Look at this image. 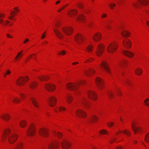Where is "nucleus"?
<instances>
[{
    "mask_svg": "<svg viewBox=\"0 0 149 149\" xmlns=\"http://www.w3.org/2000/svg\"><path fill=\"white\" fill-rule=\"evenodd\" d=\"M56 99L54 96L50 97L48 99V102L49 105L52 107L55 106L56 103Z\"/></svg>",
    "mask_w": 149,
    "mask_h": 149,
    "instance_id": "obj_8",
    "label": "nucleus"
},
{
    "mask_svg": "<svg viewBox=\"0 0 149 149\" xmlns=\"http://www.w3.org/2000/svg\"><path fill=\"white\" fill-rule=\"evenodd\" d=\"M124 83L127 86H131V82L127 79H126L124 80Z\"/></svg>",
    "mask_w": 149,
    "mask_h": 149,
    "instance_id": "obj_41",
    "label": "nucleus"
},
{
    "mask_svg": "<svg viewBox=\"0 0 149 149\" xmlns=\"http://www.w3.org/2000/svg\"><path fill=\"white\" fill-rule=\"evenodd\" d=\"M107 95L109 97V98L110 99L113 98L114 96L113 94L111 91L107 93Z\"/></svg>",
    "mask_w": 149,
    "mask_h": 149,
    "instance_id": "obj_37",
    "label": "nucleus"
},
{
    "mask_svg": "<svg viewBox=\"0 0 149 149\" xmlns=\"http://www.w3.org/2000/svg\"><path fill=\"white\" fill-rule=\"evenodd\" d=\"M23 146L22 143V142H19L16 146L14 149H21Z\"/></svg>",
    "mask_w": 149,
    "mask_h": 149,
    "instance_id": "obj_34",
    "label": "nucleus"
},
{
    "mask_svg": "<svg viewBox=\"0 0 149 149\" xmlns=\"http://www.w3.org/2000/svg\"><path fill=\"white\" fill-rule=\"evenodd\" d=\"M77 10L73 9L68 12V14L70 17H72L73 15H75L77 13Z\"/></svg>",
    "mask_w": 149,
    "mask_h": 149,
    "instance_id": "obj_31",
    "label": "nucleus"
},
{
    "mask_svg": "<svg viewBox=\"0 0 149 149\" xmlns=\"http://www.w3.org/2000/svg\"><path fill=\"white\" fill-rule=\"evenodd\" d=\"M30 99L35 107L36 108L39 107V102L34 97H32L30 98Z\"/></svg>",
    "mask_w": 149,
    "mask_h": 149,
    "instance_id": "obj_23",
    "label": "nucleus"
},
{
    "mask_svg": "<svg viewBox=\"0 0 149 149\" xmlns=\"http://www.w3.org/2000/svg\"><path fill=\"white\" fill-rule=\"evenodd\" d=\"M62 30L65 34L67 35H70L72 33V29L69 27H63L62 28Z\"/></svg>",
    "mask_w": 149,
    "mask_h": 149,
    "instance_id": "obj_7",
    "label": "nucleus"
},
{
    "mask_svg": "<svg viewBox=\"0 0 149 149\" xmlns=\"http://www.w3.org/2000/svg\"><path fill=\"white\" fill-rule=\"evenodd\" d=\"M58 143L56 142L51 143L48 145L49 149H56L58 148Z\"/></svg>",
    "mask_w": 149,
    "mask_h": 149,
    "instance_id": "obj_15",
    "label": "nucleus"
},
{
    "mask_svg": "<svg viewBox=\"0 0 149 149\" xmlns=\"http://www.w3.org/2000/svg\"><path fill=\"white\" fill-rule=\"evenodd\" d=\"M29 79V77L27 76L25 77L21 76L17 79L16 82V83L18 86H22L24 84V82H26Z\"/></svg>",
    "mask_w": 149,
    "mask_h": 149,
    "instance_id": "obj_3",
    "label": "nucleus"
},
{
    "mask_svg": "<svg viewBox=\"0 0 149 149\" xmlns=\"http://www.w3.org/2000/svg\"><path fill=\"white\" fill-rule=\"evenodd\" d=\"M116 94L118 96H121V92L119 90H116Z\"/></svg>",
    "mask_w": 149,
    "mask_h": 149,
    "instance_id": "obj_48",
    "label": "nucleus"
},
{
    "mask_svg": "<svg viewBox=\"0 0 149 149\" xmlns=\"http://www.w3.org/2000/svg\"><path fill=\"white\" fill-rule=\"evenodd\" d=\"M95 82L98 88L100 89H101L104 85L102 80L100 78L97 77L95 79Z\"/></svg>",
    "mask_w": 149,
    "mask_h": 149,
    "instance_id": "obj_9",
    "label": "nucleus"
},
{
    "mask_svg": "<svg viewBox=\"0 0 149 149\" xmlns=\"http://www.w3.org/2000/svg\"><path fill=\"white\" fill-rule=\"evenodd\" d=\"M132 128L135 134H136V132L140 133V132L142 131V128L140 126H138L135 127V125L134 124H132L131 125Z\"/></svg>",
    "mask_w": 149,
    "mask_h": 149,
    "instance_id": "obj_14",
    "label": "nucleus"
},
{
    "mask_svg": "<svg viewBox=\"0 0 149 149\" xmlns=\"http://www.w3.org/2000/svg\"><path fill=\"white\" fill-rule=\"evenodd\" d=\"M139 3L142 5H146L148 3L147 0H138Z\"/></svg>",
    "mask_w": 149,
    "mask_h": 149,
    "instance_id": "obj_35",
    "label": "nucleus"
},
{
    "mask_svg": "<svg viewBox=\"0 0 149 149\" xmlns=\"http://www.w3.org/2000/svg\"><path fill=\"white\" fill-rule=\"evenodd\" d=\"M123 45L124 47L127 49L130 48L131 46V43L130 41L128 39H127L123 40Z\"/></svg>",
    "mask_w": 149,
    "mask_h": 149,
    "instance_id": "obj_11",
    "label": "nucleus"
},
{
    "mask_svg": "<svg viewBox=\"0 0 149 149\" xmlns=\"http://www.w3.org/2000/svg\"><path fill=\"white\" fill-rule=\"evenodd\" d=\"M39 134L43 137H46L48 135V131L46 129L41 128L39 131Z\"/></svg>",
    "mask_w": 149,
    "mask_h": 149,
    "instance_id": "obj_13",
    "label": "nucleus"
},
{
    "mask_svg": "<svg viewBox=\"0 0 149 149\" xmlns=\"http://www.w3.org/2000/svg\"><path fill=\"white\" fill-rule=\"evenodd\" d=\"M85 74L88 77L90 76L95 72V71L92 68H89L87 70L84 71Z\"/></svg>",
    "mask_w": 149,
    "mask_h": 149,
    "instance_id": "obj_19",
    "label": "nucleus"
},
{
    "mask_svg": "<svg viewBox=\"0 0 149 149\" xmlns=\"http://www.w3.org/2000/svg\"><path fill=\"white\" fill-rule=\"evenodd\" d=\"M45 88L48 91H53L55 89V86L52 84H47L45 85Z\"/></svg>",
    "mask_w": 149,
    "mask_h": 149,
    "instance_id": "obj_18",
    "label": "nucleus"
},
{
    "mask_svg": "<svg viewBox=\"0 0 149 149\" xmlns=\"http://www.w3.org/2000/svg\"><path fill=\"white\" fill-rule=\"evenodd\" d=\"M66 109L62 107H60L59 108V110L60 111H65Z\"/></svg>",
    "mask_w": 149,
    "mask_h": 149,
    "instance_id": "obj_52",
    "label": "nucleus"
},
{
    "mask_svg": "<svg viewBox=\"0 0 149 149\" xmlns=\"http://www.w3.org/2000/svg\"><path fill=\"white\" fill-rule=\"evenodd\" d=\"M66 87L68 89L70 90L74 91L77 88V86L74 84L72 83H69L66 86Z\"/></svg>",
    "mask_w": 149,
    "mask_h": 149,
    "instance_id": "obj_16",
    "label": "nucleus"
},
{
    "mask_svg": "<svg viewBox=\"0 0 149 149\" xmlns=\"http://www.w3.org/2000/svg\"><path fill=\"white\" fill-rule=\"evenodd\" d=\"M93 47L91 45H90L88 46L86 48V50L88 52L90 53L92 51Z\"/></svg>",
    "mask_w": 149,
    "mask_h": 149,
    "instance_id": "obj_36",
    "label": "nucleus"
},
{
    "mask_svg": "<svg viewBox=\"0 0 149 149\" xmlns=\"http://www.w3.org/2000/svg\"><path fill=\"white\" fill-rule=\"evenodd\" d=\"M123 132L128 136H130L131 135L130 132L128 130H125L124 131H123Z\"/></svg>",
    "mask_w": 149,
    "mask_h": 149,
    "instance_id": "obj_43",
    "label": "nucleus"
},
{
    "mask_svg": "<svg viewBox=\"0 0 149 149\" xmlns=\"http://www.w3.org/2000/svg\"><path fill=\"white\" fill-rule=\"evenodd\" d=\"M13 101L14 103H17L19 102V100L17 97H15L13 99Z\"/></svg>",
    "mask_w": 149,
    "mask_h": 149,
    "instance_id": "obj_47",
    "label": "nucleus"
},
{
    "mask_svg": "<svg viewBox=\"0 0 149 149\" xmlns=\"http://www.w3.org/2000/svg\"><path fill=\"white\" fill-rule=\"evenodd\" d=\"M5 15L2 13H0V18L1 19V18H3L5 16Z\"/></svg>",
    "mask_w": 149,
    "mask_h": 149,
    "instance_id": "obj_61",
    "label": "nucleus"
},
{
    "mask_svg": "<svg viewBox=\"0 0 149 149\" xmlns=\"http://www.w3.org/2000/svg\"><path fill=\"white\" fill-rule=\"evenodd\" d=\"M101 35L99 33H95L93 37V40L95 41L99 40L101 38Z\"/></svg>",
    "mask_w": 149,
    "mask_h": 149,
    "instance_id": "obj_25",
    "label": "nucleus"
},
{
    "mask_svg": "<svg viewBox=\"0 0 149 149\" xmlns=\"http://www.w3.org/2000/svg\"><path fill=\"white\" fill-rule=\"evenodd\" d=\"M36 130L33 125H31L29 127L27 132V134L28 136H32L35 133Z\"/></svg>",
    "mask_w": 149,
    "mask_h": 149,
    "instance_id": "obj_5",
    "label": "nucleus"
},
{
    "mask_svg": "<svg viewBox=\"0 0 149 149\" xmlns=\"http://www.w3.org/2000/svg\"><path fill=\"white\" fill-rule=\"evenodd\" d=\"M113 122H111L109 123H108L107 125L109 127H110L112 126L113 125Z\"/></svg>",
    "mask_w": 149,
    "mask_h": 149,
    "instance_id": "obj_54",
    "label": "nucleus"
},
{
    "mask_svg": "<svg viewBox=\"0 0 149 149\" xmlns=\"http://www.w3.org/2000/svg\"><path fill=\"white\" fill-rule=\"evenodd\" d=\"M75 113L76 115L80 118H85L87 116L86 113L81 109H78L76 110Z\"/></svg>",
    "mask_w": 149,
    "mask_h": 149,
    "instance_id": "obj_4",
    "label": "nucleus"
},
{
    "mask_svg": "<svg viewBox=\"0 0 149 149\" xmlns=\"http://www.w3.org/2000/svg\"><path fill=\"white\" fill-rule=\"evenodd\" d=\"M4 22V20L0 18V24H3Z\"/></svg>",
    "mask_w": 149,
    "mask_h": 149,
    "instance_id": "obj_64",
    "label": "nucleus"
},
{
    "mask_svg": "<svg viewBox=\"0 0 149 149\" xmlns=\"http://www.w3.org/2000/svg\"><path fill=\"white\" fill-rule=\"evenodd\" d=\"M98 120L97 118L95 115H92L91 117L89 119L88 122L91 123L93 122H95Z\"/></svg>",
    "mask_w": 149,
    "mask_h": 149,
    "instance_id": "obj_28",
    "label": "nucleus"
},
{
    "mask_svg": "<svg viewBox=\"0 0 149 149\" xmlns=\"http://www.w3.org/2000/svg\"><path fill=\"white\" fill-rule=\"evenodd\" d=\"M123 53L124 55L129 58H132L134 56V54L130 51L124 50L123 52Z\"/></svg>",
    "mask_w": 149,
    "mask_h": 149,
    "instance_id": "obj_22",
    "label": "nucleus"
},
{
    "mask_svg": "<svg viewBox=\"0 0 149 149\" xmlns=\"http://www.w3.org/2000/svg\"><path fill=\"white\" fill-rule=\"evenodd\" d=\"M133 6L135 7H136L138 6V4L136 3H133Z\"/></svg>",
    "mask_w": 149,
    "mask_h": 149,
    "instance_id": "obj_58",
    "label": "nucleus"
},
{
    "mask_svg": "<svg viewBox=\"0 0 149 149\" xmlns=\"http://www.w3.org/2000/svg\"><path fill=\"white\" fill-rule=\"evenodd\" d=\"M52 134L55 136H57L58 138L61 139L63 136V134L60 132H57L54 130L52 131Z\"/></svg>",
    "mask_w": 149,
    "mask_h": 149,
    "instance_id": "obj_27",
    "label": "nucleus"
},
{
    "mask_svg": "<svg viewBox=\"0 0 149 149\" xmlns=\"http://www.w3.org/2000/svg\"><path fill=\"white\" fill-rule=\"evenodd\" d=\"M127 62L126 61L124 60L120 63V65L121 66L123 65H125L127 63Z\"/></svg>",
    "mask_w": 149,
    "mask_h": 149,
    "instance_id": "obj_51",
    "label": "nucleus"
},
{
    "mask_svg": "<svg viewBox=\"0 0 149 149\" xmlns=\"http://www.w3.org/2000/svg\"><path fill=\"white\" fill-rule=\"evenodd\" d=\"M121 34L124 37H127L130 36V33L127 31H125L121 32Z\"/></svg>",
    "mask_w": 149,
    "mask_h": 149,
    "instance_id": "obj_33",
    "label": "nucleus"
},
{
    "mask_svg": "<svg viewBox=\"0 0 149 149\" xmlns=\"http://www.w3.org/2000/svg\"><path fill=\"white\" fill-rule=\"evenodd\" d=\"M38 78L41 80H46L48 78L47 77H39Z\"/></svg>",
    "mask_w": 149,
    "mask_h": 149,
    "instance_id": "obj_44",
    "label": "nucleus"
},
{
    "mask_svg": "<svg viewBox=\"0 0 149 149\" xmlns=\"http://www.w3.org/2000/svg\"><path fill=\"white\" fill-rule=\"evenodd\" d=\"M65 99L67 103L68 104H70L72 101L73 97L70 94H67L65 96Z\"/></svg>",
    "mask_w": 149,
    "mask_h": 149,
    "instance_id": "obj_24",
    "label": "nucleus"
},
{
    "mask_svg": "<svg viewBox=\"0 0 149 149\" xmlns=\"http://www.w3.org/2000/svg\"><path fill=\"white\" fill-rule=\"evenodd\" d=\"M116 139H112L110 141V143H112L115 141Z\"/></svg>",
    "mask_w": 149,
    "mask_h": 149,
    "instance_id": "obj_55",
    "label": "nucleus"
},
{
    "mask_svg": "<svg viewBox=\"0 0 149 149\" xmlns=\"http://www.w3.org/2000/svg\"><path fill=\"white\" fill-rule=\"evenodd\" d=\"M20 126L21 127H24L26 125V123L24 120H22L20 122Z\"/></svg>",
    "mask_w": 149,
    "mask_h": 149,
    "instance_id": "obj_40",
    "label": "nucleus"
},
{
    "mask_svg": "<svg viewBox=\"0 0 149 149\" xmlns=\"http://www.w3.org/2000/svg\"><path fill=\"white\" fill-rule=\"evenodd\" d=\"M88 96L91 99L95 100L97 99V96L96 93L91 91H89L88 93Z\"/></svg>",
    "mask_w": 149,
    "mask_h": 149,
    "instance_id": "obj_12",
    "label": "nucleus"
},
{
    "mask_svg": "<svg viewBox=\"0 0 149 149\" xmlns=\"http://www.w3.org/2000/svg\"><path fill=\"white\" fill-rule=\"evenodd\" d=\"M118 47L116 42L111 43L107 47V50L109 53H113L117 50Z\"/></svg>",
    "mask_w": 149,
    "mask_h": 149,
    "instance_id": "obj_2",
    "label": "nucleus"
},
{
    "mask_svg": "<svg viewBox=\"0 0 149 149\" xmlns=\"http://www.w3.org/2000/svg\"><path fill=\"white\" fill-rule=\"evenodd\" d=\"M144 102L146 105L149 106V98H147L144 101Z\"/></svg>",
    "mask_w": 149,
    "mask_h": 149,
    "instance_id": "obj_46",
    "label": "nucleus"
},
{
    "mask_svg": "<svg viewBox=\"0 0 149 149\" xmlns=\"http://www.w3.org/2000/svg\"><path fill=\"white\" fill-rule=\"evenodd\" d=\"M100 133L101 134H108L107 133V131L105 130H101L100 131Z\"/></svg>",
    "mask_w": 149,
    "mask_h": 149,
    "instance_id": "obj_45",
    "label": "nucleus"
},
{
    "mask_svg": "<svg viewBox=\"0 0 149 149\" xmlns=\"http://www.w3.org/2000/svg\"><path fill=\"white\" fill-rule=\"evenodd\" d=\"M135 72L137 75H140L142 73V70L140 68H137L135 70Z\"/></svg>",
    "mask_w": 149,
    "mask_h": 149,
    "instance_id": "obj_32",
    "label": "nucleus"
},
{
    "mask_svg": "<svg viewBox=\"0 0 149 149\" xmlns=\"http://www.w3.org/2000/svg\"><path fill=\"white\" fill-rule=\"evenodd\" d=\"M84 81H81L79 82V84H77V85L78 86L79 84H84Z\"/></svg>",
    "mask_w": 149,
    "mask_h": 149,
    "instance_id": "obj_57",
    "label": "nucleus"
},
{
    "mask_svg": "<svg viewBox=\"0 0 149 149\" xmlns=\"http://www.w3.org/2000/svg\"><path fill=\"white\" fill-rule=\"evenodd\" d=\"M101 65L104 68L106 72L108 73H110V70L108 67V64L107 63L104 61H103Z\"/></svg>",
    "mask_w": 149,
    "mask_h": 149,
    "instance_id": "obj_20",
    "label": "nucleus"
},
{
    "mask_svg": "<svg viewBox=\"0 0 149 149\" xmlns=\"http://www.w3.org/2000/svg\"><path fill=\"white\" fill-rule=\"evenodd\" d=\"M1 117L2 119L6 121L8 120L10 118V115L7 114L2 115Z\"/></svg>",
    "mask_w": 149,
    "mask_h": 149,
    "instance_id": "obj_30",
    "label": "nucleus"
},
{
    "mask_svg": "<svg viewBox=\"0 0 149 149\" xmlns=\"http://www.w3.org/2000/svg\"><path fill=\"white\" fill-rule=\"evenodd\" d=\"M18 135L10 132L9 129L5 130L2 136V139L3 141L8 139L9 143L13 144L17 140Z\"/></svg>",
    "mask_w": 149,
    "mask_h": 149,
    "instance_id": "obj_1",
    "label": "nucleus"
},
{
    "mask_svg": "<svg viewBox=\"0 0 149 149\" xmlns=\"http://www.w3.org/2000/svg\"><path fill=\"white\" fill-rule=\"evenodd\" d=\"M61 147L63 149H67L70 146V143L65 140L63 139L61 142Z\"/></svg>",
    "mask_w": 149,
    "mask_h": 149,
    "instance_id": "obj_10",
    "label": "nucleus"
},
{
    "mask_svg": "<svg viewBox=\"0 0 149 149\" xmlns=\"http://www.w3.org/2000/svg\"><path fill=\"white\" fill-rule=\"evenodd\" d=\"M94 60V59L92 58H90L88 59L86 61V63L90 62L93 61Z\"/></svg>",
    "mask_w": 149,
    "mask_h": 149,
    "instance_id": "obj_53",
    "label": "nucleus"
},
{
    "mask_svg": "<svg viewBox=\"0 0 149 149\" xmlns=\"http://www.w3.org/2000/svg\"><path fill=\"white\" fill-rule=\"evenodd\" d=\"M66 53V52L64 50H62L61 51L59 52V55H63L65 54Z\"/></svg>",
    "mask_w": 149,
    "mask_h": 149,
    "instance_id": "obj_49",
    "label": "nucleus"
},
{
    "mask_svg": "<svg viewBox=\"0 0 149 149\" xmlns=\"http://www.w3.org/2000/svg\"><path fill=\"white\" fill-rule=\"evenodd\" d=\"M45 32L41 36V38L42 39H43L45 38Z\"/></svg>",
    "mask_w": 149,
    "mask_h": 149,
    "instance_id": "obj_60",
    "label": "nucleus"
},
{
    "mask_svg": "<svg viewBox=\"0 0 149 149\" xmlns=\"http://www.w3.org/2000/svg\"><path fill=\"white\" fill-rule=\"evenodd\" d=\"M104 46L102 44H100L98 45L97 50L96 51V55L98 56H100L103 52Z\"/></svg>",
    "mask_w": 149,
    "mask_h": 149,
    "instance_id": "obj_6",
    "label": "nucleus"
},
{
    "mask_svg": "<svg viewBox=\"0 0 149 149\" xmlns=\"http://www.w3.org/2000/svg\"><path fill=\"white\" fill-rule=\"evenodd\" d=\"M20 96L22 98H24L25 96V95L23 93H20Z\"/></svg>",
    "mask_w": 149,
    "mask_h": 149,
    "instance_id": "obj_62",
    "label": "nucleus"
},
{
    "mask_svg": "<svg viewBox=\"0 0 149 149\" xmlns=\"http://www.w3.org/2000/svg\"><path fill=\"white\" fill-rule=\"evenodd\" d=\"M77 20L78 21L83 22L85 19L84 15L83 14H80L76 17Z\"/></svg>",
    "mask_w": 149,
    "mask_h": 149,
    "instance_id": "obj_29",
    "label": "nucleus"
},
{
    "mask_svg": "<svg viewBox=\"0 0 149 149\" xmlns=\"http://www.w3.org/2000/svg\"><path fill=\"white\" fill-rule=\"evenodd\" d=\"M145 141L146 142L149 143V133H147L146 135Z\"/></svg>",
    "mask_w": 149,
    "mask_h": 149,
    "instance_id": "obj_38",
    "label": "nucleus"
},
{
    "mask_svg": "<svg viewBox=\"0 0 149 149\" xmlns=\"http://www.w3.org/2000/svg\"><path fill=\"white\" fill-rule=\"evenodd\" d=\"M54 31L56 35L59 38L62 39L64 38V36L63 34L58 30L54 29Z\"/></svg>",
    "mask_w": 149,
    "mask_h": 149,
    "instance_id": "obj_21",
    "label": "nucleus"
},
{
    "mask_svg": "<svg viewBox=\"0 0 149 149\" xmlns=\"http://www.w3.org/2000/svg\"><path fill=\"white\" fill-rule=\"evenodd\" d=\"M109 6L110 8L111 9H113V7H115L116 6V4L113 3H111L109 4Z\"/></svg>",
    "mask_w": 149,
    "mask_h": 149,
    "instance_id": "obj_50",
    "label": "nucleus"
},
{
    "mask_svg": "<svg viewBox=\"0 0 149 149\" xmlns=\"http://www.w3.org/2000/svg\"><path fill=\"white\" fill-rule=\"evenodd\" d=\"M74 39L76 42L79 44L83 40V37L81 34H78L76 35Z\"/></svg>",
    "mask_w": 149,
    "mask_h": 149,
    "instance_id": "obj_17",
    "label": "nucleus"
},
{
    "mask_svg": "<svg viewBox=\"0 0 149 149\" xmlns=\"http://www.w3.org/2000/svg\"><path fill=\"white\" fill-rule=\"evenodd\" d=\"M37 86V84L35 82L31 83L29 87L31 88H34Z\"/></svg>",
    "mask_w": 149,
    "mask_h": 149,
    "instance_id": "obj_39",
    "label": "nucleus"
},
{
    "mask_svg": "<svg viewBox=\"0 0 149 149\" xmlns=\"http://www.w3.org/2000/svg\"><path fill=\"white\" fill-rule=\"evenodd\" d=\"M29 41V39L28 38H26L25 39L24 41L23 42V43L24 44H25L27 42H28Z\"/></svg>",
    "mask_w": 149,
    "mask_h": 149,
    "instance_id": "obj_59",
    "label": "nucleus"
},
{
    "mask_svg": "<svg viewBox=\"0 0 149 149\" xmlns=\"http://www.w3.org/2000/svg\"><path fill=\"white\" fill-rule=\"evenodd\" d=\"M32 57V56H31V55H29L28 57L27 58H26V61H29L31 58Z\"/></svg>",
    "mask_w": 149,
    "mask_h": 149,
    "instance_id": "obj_56",
    "label": "nucleus"
},
{
    "mask_svg": "<svg viewBox=\"0 0 149 149\" xmlns=\"http://www.w3.org/2000/svg\"><path fill=\"white\" fill-rule=\"evenodd\" d=\"M23 52L22 51H21L20 52L18 53L17 54V55L15 57V59H17L19 57H22L23 56V54H22V53Z\"/></svg>",
    "mask_w": 149,
    "mask_h": 149,
    "instance_id": "obj_42",
    "label": "nucleus"
},
{
    "mask_svg": "<svg viewBox=\"0 0 149 149\" xmlns=\"http://www.w3.org/2000/svg\"><path fill=\"white\" fill-rule=\"evenodd\" d=\"M14 10L16 11V12H19V10L18 9L17 7H15L14 8Z\"/></svg>",
    "mask_w": 149,
    "mask_h": 149,
    "instance_id": "obj_63",
    "label": "nucleus"
},
{
    "mask_svg": "<svg viewBox=\"0 0 149 149\" xmlns=\"http://www.w3.org/2000/svg\"><path fill=\"white\" fill-rule=\"evenodd\" d=\"M81 102L87 108L89 107V105L87 102V100L85 98H83L81 100Z\"/></svg>",
    "mask_w": 149,
    "mask_h": 149,
    "instance_id": "obj_26",
    "label": "nucleus"
}]
</instances>
